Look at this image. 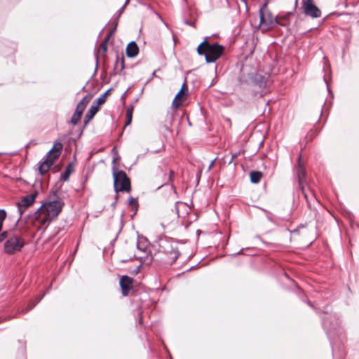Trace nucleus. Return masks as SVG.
Wrapping results in <instances>:
<instances>
[{
	"instance_id": "393cba45",
	"label": "nucleus",
	"mask_w": 359,
	"mask_h": 359,
	"mask_svg": "<svg viewBox=\"0 0 359 359\" xmlns=\"http://www.w3.org/2000/svg\"><path fill=\"white\" fill-rule=\"evenodd\" d=\"M137 201L135 198L133 197H130L128 198V205H130L133 208L137 209Z\"/></svg>"
},
{
	"instance_id": "72a5a7b5",
	"label": "nucleus",
	"mask_w": 359,
	"mask_h": 359,
	"mask_svg": "<svg viewBox=\"0 0 359 359\" xmlns=\"http://www.w3.org/2000/svg\"><path fill=\"white\" fill-rule=\"evenodd\" d=\"M214 162H215V160H214V161H212V163H210V168L212 166V165H213Z\"/></svg>"
},
{
	"instance_id": "9d476101",
	"label": "nucleus",
	"mask_w": 359,
	"mask_h": 359,
	"mask_svg": "<svg viewBox=\"0 0 359 359\" xmlns=\"http://www.w3.org/2000/svg\"><path fill=\"white\" fill-rule=\"evenodd\" d=\"M36 196V193L31 194L29 195H27L22 198L20 201L18 203V211L20 212V216L25 211L26 208L29 207L34 202L35 198Z\"/></svg>"
},
{
	"instance_id": "7ed1b4c3",
	"label": "nucleus",
	"mask_w": 359,
	"mask_h": 359,
	"mask_svg": "<svg viewBox=\"0 0 359 359\" xmlns=\"http://www.w3.org/2000/svg\"><path fill=\"white\" fill-rule=\"evenodd\" d=\"M224 47L217 43L210 44L206 37L197 48V53L204 55L208 63L217 61L224 53Z\"/></svg>"
},
{
	"instance_id": "412c9836",
	"label": "nucleus",
	"mask_w": 359,
	"mask_h": 359,
	"mask_svg": "<svg viewBox=\"0 0 359 359\" xmlns=\"http://www.w3.org/2000/svg\"><path fill=\"white\" fill-rule=\"evenodd\" d=\"M132 116H133V108L128 109L126 111L127 121L125 124V126H127L130 124L132 121Z\"/></svg>"
},
{
	"instance_id": "f257e3e1",
	"label": "nucleus",
	"mask_w": 359,
	"mask_h": 359,
	"mask_svg": "<svg viewBox=\"0 0 359 359\" xmlns=\"http://www.w3.org/2000/svg\"><path fill=\"white\" fill-rule=\"evenodd\" d=\"M64 203L60 199L44 203L35 212V219L41 226L46 227L60 213Z\"/></svg>"
},
{
	"instance_id": "20e7f679",
	"label": "nucleus",
	"mask_w": 359,
	"mask_h": 359,
	"mask_svg": "<svg viewBox=\"0 0 359 359\" xmlns=\"http://www.w3.org/2000/svg\"><path fill=\"white\" fill-rule=\"evenodd\" d=\"M62 149V143H54L53 148L47 153L46 156L40 162L39 171L41 175H43L50 170L55 160L60 156Z\"/></svg>"
},
{
	"instance_id": "f03ea898",
	"label": "nucleus",
	"mask_w": 359,
	"mask_h": 359,
	"mask_svg": "<svg viewBox=\"0 0 359 359\" xmlns=\"http://www.w3.org/2000/svg\"><path fill=\"white\" fill-rule=\"evenodd\" d=\"M158 252L165 255L164 260L169 264L176 262L180 255L178 244L173 239L163 237L158 241Z\"/></svg>"
},
{
	"instance_id": "b1692460",
	"label": "nucleus",
	"mask_w": 359,
	"mask_h": 359,
	"mask_svg": "<svg viewBox=\"0 0 359 359\" xmlns=\"http://www.w3.org/2000/svg\"><path fill=\"white\" fill-rule=\"evenodd\" d=\"M81 116L78 114H76V113H74L72 118H71V123L74 126L76 125L79 122V121L80 120Z\"/></svg>"
},
{
	"instance_id": "473e14b6",
	"label": "nucleus",
	"mask_w": 359,
	"mask_h": 359,
	"mask_svg": "<svg viewBox=\"0 0 359 359\" xmlns=\"http://www.w3.org/2000/svg\"><path fill=\"white\" fill-rule=\"evenodd\" d=\"M114 29L111 30L108 34H110V36L113 34Z\"/></svg>"
},
{
	"instance_id": "f704fd0d",
	"label": "nucleus",
	"mask_w": 359,
	"mask_h": 359,
	"mask_svg": "<svg viewBox=\"0 0 359 359\" xmlns=\"http://www.w3.org/2000/svg\"><path fill=\"white\" fill-rule=\"evenodd\" d=\"M109 90H107V91L105 93H106V95H108V92H109Z\"/></svg>"
},
{
	"instance_id": "bb28decb",
	"label": "nucleus",
	"mask_w": 359,
	"mask_h": 359,
	"mask_svg": "<svg viewBox=\"0 0 359 359\" xmlns=\"http://www.w3.org/2000/svg\"><path fill=\"white\" fill-rule=\"evenodd\" d=\"M85 109L81 104H78L74 113L81 116Z\"/></svg>"
},
{
	"instance_id": "f3484780",
	"label": "nucleus",
	"mask_w": 359,
	"mask_h": 359,
	"mask_svg": "<svg viewBox=\"0 0 359 359\" xmlns=\"http://www.w3.org/2000/svg\"><path fill=\"white\" fill-rule=\"evenodd\" d=\"M255 81L260 88H265L266 86V80L262 75H256Z\"/></svg>"
},
{
	"instance_id": "5701e85b",
	"label": "nucleus",
	"mask_w": 359,
	"mask_h": 359,
	"mask_svg": "<svg viewBox=\"0 0 359 359\" xmlns=\"http://www.w3.org/2000/svg\"><path fill=\"white\" fill-rule=\"evenodd\" d=\"M42 297H43V296L38 298L36 301L29 303V304L27 306V307H26V309L23 311V312H27V311H30L31 309H32L36 306V304H37L41 301Z\"/></svg>"
},
{
	"instance_id": "6e6552de",
	"label": "nucleus",
	"mask_w": 359,
	"mask_h": 359,
	"mask_svg": "<svg viewBox=\"0 0 359 359\" xmlns=\"http://www.w3.org/2000/svg\"><path fill=\"white\" fill-rule=\"evenodd\" d=\"M305 175H306V171L301 163V155H300L298 158V168L297 170V177L298 178L299 188L301 189V190L304 196V198L308 201L309 196H311L314 197V194H313V191H311L310 189L309 190V192H306L305 190V188L304 186Z\"/></svg>"
},
{
	"instance_id": "0eeeda50",
	"label": "nucleus",
	"mask_w": 359,
	"mask_h": 359,
	"mask_svg": "<svg viewBox=\"0 0 359 359\" xmlns=\"http://www.w3.org/2000/svg\"><path fill=\"white\" fill-rule=\"evenodd\" d=\"M259 26L263 32H267L273 29L276 25H284L280 23L276 17H274L270 11H266L263 14L259 15Z\"/></svg>"
},
{
	"instance_id": "aec40b11",
	"label": "nucleus",
	"mask_w": 359,
	"mask_h": 359,
	"mask_svg": "<svg viewBox=\"0 0 359 359\" xmlns=\"http://www.w3.org/2000/svg\"><path fill=\"white\" fill-rule=\"evenodd\" d=\"M71 172H72V167L70 165H69L66 169H65V171L62 174V179L64 180V181H67L68 180L69 177V175L71 174Z\"/></svg>"
},
{
	"instance_id": "9b49d317",
	"label": "nucleus",
	"mask_w": 359,
	"mask_h": 359,
	"mask_svg": "<svg viewBox=\"0 0 359 359\" xmlns=\"http://www.w3.org/2000/svg\"><path fill=\"white\" fill-rule=\"evenodd\" d=\"M187 96V83L184 82L182 86L181 90L179 93L175 95L172 102V107L174 109H177L180 106L182 105L183 102L186 100Z\"/></svg>"
},
{
	"instance_id": "a211bd4d",
	"label": "nucleus",
	"mask_w": 359,
	"mask_h": 359,
	"mask_svg": "<svg viewBox=\"0 0 359 359\" xmlns=\"http://www.w3.org/2000/svg\"><path fill=\"white\" fill-rule=\"evenodd\" d=\"M110 39V34H107V36L104 38L103 41L100 44V53L102 54H104L107 50V43Z\"/></svg>"
},
{
	"instance_id": "39448f33",
	"label": "nucleus",
	"mask_w": 359,
	"mask_h": 359,
	"mask_svg": "<svg viewBox=\"0 0 359 359\" xmlns=\"http://www.w3.org/2000/svg\"><path fill=\"white\" fill-rule=\"evenodd\" d=\"M114 187L116 192L130 191V182L126 172L123 170L116 171L115 168L113 170Z\"/></svg>"
},
{
	"instance_id": "dca6fc26",
	"label": "nucleus",
	"mask_w": 359,
	"mask_h": 359,
	"mask_svg": "<svg viewBox=\"0 0 359 359\" xmlns=\"http://www.w3.org/2000/svg\"><path fill=\"white\" fill-rule=\"evenodd\" d=\"M262 177V173L259 171H252L250 172V180L252 183H258Z\"/></svg>"
},
{
	"instance_id": "7c9ffc66",
	"label": "nucleus",
	"mask_w": 359,
	"mask_h": 359,
	"mask_svg": "<svg viewBox=\"0 0 359 359\" xmlns=\"http://www.w3.org/2000/svg\"><path fill=\"white\" fill-rule=\"evenodd\" d=\"M121 69H123L124 67V60H123V57H121Z\"/></svg>"
},
{
	"instance_id": "2eb2a0df",
	"label": "nucleus",
	"mask_w": 359,
	"mask_h": 359,
	"mask_svg": "<svg viewBox=\"0 0 359 359\" xmlns=\"http://www.w3.org/2000/svg\"><path fill=\"white\" fill-rule=\"evenodd\" d=\"M98 110V105H91L90 108L89 109L88 111L87 112L84 118L85 125H86L94 117V116L97 114Z\"/></svg>"
},
{
	"instance_id": "4468645a",
	"label": "nucleus",
	"mask_w": 359,
	"mask_h": 359,
	"mask_svg": "<svg viewBox=\"0 0 359 359\" xmlns=\"http://www.w3.org/2000/svg\"><path fill=\"white\" fill-rule=\"evenodd\" d=\"M139 48L135 41H131L128 43L126 48V55L129 57H133L138 54Z\"/></svg>"
},
{
	"instance_id": "ddd939ff",
	"label": "nucleus",
	"mask_w": 359,
	"mask_h": 359,
	"mask_svg": "<svg viewBox=\"0 0 359 359\" xmlns=\"http://www.w3.org/2000/svg\"><path fill=\"white\" fill-rule=\"evenodd\" d=\"M189 209H190L189 207L182 202L178 201L175 203V210L178 217H185Z\"/></svg>"
},
{
	"instance_id": "1a4fd4ad",
	"label": "nucleus",
	"mask_w": 359,
	"mask_h": 359,
	"mask_svg": "<svg viewBox=\"0 0 359 359\" xmlns=\"http://www.w3.org/2000/svg\"><path fill=\"white\" fill-rule=\"evenodd\" d=\"M302 9L306 15L313 18L321 16L320 10L313 4V0H304L302 4Z\"/></svg>"
},
{
	"instance_id": "c9c22d12",
	"label": "nucleus",
	"mask_w": 359,
	"mask_h": 359,
	"mask_svg": "<svg viewBox=\"0 0 359 359\" xmlns=\"http://www.w3.org/2000/svg\"><path fill=\"white\" fill-rule=\"evenodd\" d=\"M297 1V0H296V2Z\"/></svg>"
},
{
	"instance_id": "423d86ee",
	"label": "nucleus",
	"mask_w": 359,
	"mask_h": 359,
	"mask_svg": "<svg viewBox=\"0 0 359 359\" xmlns=\"http://www.w3.org/2000/svg\"><path fill=\"white\" fill-rule=\"evenodd\" d=\"M25 244V241L21 236L11 235L4 243V252L8 255L15 254L20 252Z\"/></svg>"
},
{
	"instance_id": "cd10ccee",
	"label": "nucleus",
	"mask_w": 359,
	"mask_h": 359,
	"mask_svg": "<svg viewBox=\"0 0 359 359\" xmlns=\"http://www.w3.org/2000/svg\"><path fill=\"white\" fill-rule=\"evenodd\" d=\"M106 100V93L101 95L100 97L97 99V104L98 107L101 104H102Z\"/></svg>"
},
{
	"instance_id": "c756f323",
	"label": "nucleus",
	"mask_w": 359,
	"mask_h": 359,
	"mask_svg": "<svg viewBox=\"0 0 359 359\" xmlns=\"http://www.w3.org/2000/svg\"><path fill=\"white\" fill-rule=\"evenodd\" d=\"M140 243H141L140 241H139L137 243V248L140 249L142 252H145L146 246H143V247L140 246Z\"/></svg>"
},
{
	"instance_id": "4be33fe9",
	"label": "nucleus",
	"mask_w": 359,
	"mask_h": 359,
	"mask_svg": "<svg viewBox=\"0 0 359 359\" xmlns=\"http://www.w3.org/2000/svg\"><path fill=\"white\" fill-rule=\"evenodd\" d=\"M6 212L4 210L0 209V231L2 229L3 222L6 218Z\"/></svg>"
},
{
	"instance_id": "6ab92c4d",
	"label": "nucleus",
	"mask_w": 359,
	"mask_h": 359,
	"mask_svg": "<svg viewBox=\"0 0 359 359\" xmlns=\"http://www.w3.org/2000/svg\"><path fill=\"white\" fill-rule=\"evenodd\" d=\"M93 97L91 94L86 95L78 104H81L83 107H86Z\"/></svg>"
},
{
	"instance_id": "2f4dec72",
	"label": "nucleus",
	"mask_w": 359,
	"mask_h": 359,
	"mask_svg": "<svg viewBox=\"0 0 359 359\" xmlns=\"http://www.w3.org/2000/svg\"><path fill=\"white\" fill-rule=\"evenodd\" d=\"M173 175V172L172 170L170 171L169 180H172V175Z\"/></svg>"
},
{
	"instance_id": "f8f14e48",
	"label": "nucleus",
	"mask_w": 359,
	"mask_h": 359,
	"mask_svg": "<svg viewBox=\"0 0 359 359\" xmlns=\"http://www.w3.org/2000/svg\"><path fill=\"white\" fill-rule=\"evenodd\" d=\"M133 279L128 276H123L120 280V286L122 290V293L124 296L128 294V292L132 288Z\"/></svg>"
},
{
	"instance_id": "c85d7f7f",
	"label": "nucleus",
	"mask_w": 359,
	"mask_h": 359,
	"mask_svg": "<svg viewBox=\"0 0 359 359\" xmlns=\"http://www.w3.org/2000/svg\"><path fill=\"white\" fill-rule=\"evenodd\" d=\"M9 236H9L8 231H4L3 233H1L0 234V242L4 241L6 238L8 239Z\"/></svg>"
},
{
	"instance_id": "a878e982",
	"label": "nucleus",
	"mask_w": 359,
	"mask_h": 359,
	"mask_svg": "<svg viewBox=\"0 0 359 359\" xmlns=\"http://www.w3.org/2000/svg\"><path fill=\"white\" fill-rule=\"evenodd\" d=\"M268 1L266 0L263 5L260 7L259 10V15L263 14L264 13L269 11L267 10Z\"/></svg>"
}]
</instances>
